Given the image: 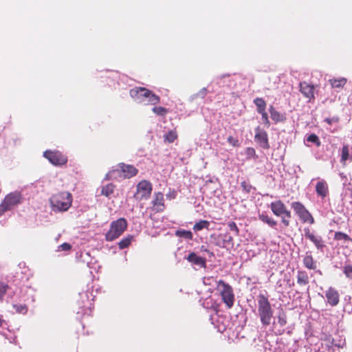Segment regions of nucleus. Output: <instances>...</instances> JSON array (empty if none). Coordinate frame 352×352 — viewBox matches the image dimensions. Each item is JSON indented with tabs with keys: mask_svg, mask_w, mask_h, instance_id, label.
I'll use <instances>...</instances> for the list:
<instances>
[{
	"mask_svg": "<svg viewBox=\"0 0 352 352\" xmlns=\"http://www.w3.org/2000/svg\"><path fill=\"white\" fill-rule=\"evenodd\" d=\"M50 204L55 212L67 211L72 203V196L69 192H63L54 195L50 198Z\"/></svg>",
	"mask_w": 352,
	"mask_h": 352,
	"instance_id": "f257e3e1",
	"label": "nucleus"
},
{
	"mask_svg": "<svg viewBox=\"0 0 352 352\" xmlns=\"http://www.w3.org/2000/svg\"><path fill=\"white\" fill-rule=\"evenodd\" d=\"M258 313L263 325L268 326L273 317V310L267 298L263 294L258 296Z\"/></svg>",
	"mask_w": 352,
	"mask_h": 352,
	"instance_id": "f03ea898",
	"label": "nucleus"
},
{
	"mask_svg": "<svg viewBox=\"0 0 352 352\" xmlns=\"http://www.w3.org/2000/svg\"><path fill=\"white\" fill-rule=\"evenodd\" d=\"M127 222L125 219L120 218L111 223L110 229L105 235L106 240L111 241L118 238L126 229Z\"/></svg>",
	"mask_w": 352,
	"mask_h": 352,
	"instance_id": "7ed1b4c3",
	"label": "nucleus"
},
{
	"mask_svg": "<svg viewBox=\"0 0 352 352\" xmlns=\"http://www.w3.org/2000/svg\"><path fill=\"white\" fill-rule=\"evenodd\" d=\"M217 288L220 292L223 302L228 308H231L234 301V295L232 287L223 280H220L217 282Z\"/></svg>",
	"mask_w": 352,
	"mask_h": 352,
	"instance_id": "20e7f679",
	"label": "nucleus"
},
{
	"mask_svg": "<svg viewBox=\"0 0 352 352\" xmlns=\"http://www.w3.org/2000/svg\"><path fill=\"white\" fill-rule=\"evenodd\" d=\"M270 208L273 213L278 217H281V221L285 226H289L290 223L291 212L287 210L285 204L280 201L272 202Z\"/></svg>",
	"mask_w": 352,
	"mask_h": 352,
	"instance_id": "39448f33",
	"label": "nucleus"
},
{
	"mask_svg": "<svg viewBox=\"0 0 352 352\" xmlns=\"http://www.w3.org/2000/svg\"><path fill=\"white\" fill-rule=\"evenodd\" d=\"M43 156L54 166H63L67 162V157L57 150H47L43 153Z\"/></svg>",
	"mask_w": 352,
	"mask_h": 352,
	"instance_id": "423d86ee",
	"label": "nucleus"
},
{
	"mask_svg": "<svg viewBox=\"0 0 352 352\" xmlns=\"http://www.w3.org/2000/svg\"><path fill=\"white\" fill-rule=\"evenodd\" d=\"M21 195L17 192H12L8 195L3 201L0 204V216L10 210L14 206L20 203Z\"/></svg>",
	"mask_w": 352,
	"mask_h": 352,
	"instance_id": "0eeeda50",
	"label": "nucleus"
},
{
	"mask_svg": "<svg viewBox=\"0 0 352 352\" xmlns=\"http://www.w3.org/2000/svg\"><path fill=\"white\" fill-rule=\"evenodd\" d=\"M292 208L302 221L305 223L308 222L310 224H313L314 223V219L312 215L300 202L296 201L292 203Z\"/></svg>",
	"mask_w": 352,
	"mask_h": 352,
	"instance_id": "6e6552de",
	"label": "nucleus"
},
{
	"mask_svg": "<svg viewBox=\"0 0 352 352\" xmlns=\"http://www.w3.org/2000/svg\"><path fill=\"white\" fill-rule=\"evenodd\" d=\"M152 191L151 184L146 181L142 180L137 185V191L134 195L136 199H147Z\"/></svg>",
	"mask_w": 352,
	"mask_h": 352,
	"instance_id": "1a4fd4ad",
	"label": "nucleus"
},
{
	"mask_svg": "<svg viewBox=\"0 0 352 352\" xmlns=\"http://www.w3.org/2000/svg\"><path fill=\"white\" fill-rule=\"evenodd\" d=\"M138 173V170L133 165L120 163L109 174H123L124 176H135Z\"/></svg>",
	"mask_w": 352,
	"mask_h": 352,
	"instance_id": "9d476101",
	"label": "nucleus"
},
{
	"mask_svg": "<svg viewBox=\"0 0 352 352\" xmlns=\"http://www.w3.org/2000/svg\"><path fill=\"white\" fill-rule=\"evenodd\" d=\"M300 91L302 96L308 99L309 102L314 100V91L315 87L312 84H309L306 81L300 82L299 83Z\"/></svg>",
	"mask_w": 352,
	"mask_h": 352,
	"instance_id": "9b49d317",
	"label": "nucleus"
},
{
	"mask_svg": "<svg viewBox=\"0 0 352 352\" xmlns=\"http://www.w3.org/2000/svg\"><path fill=\"white\" fill-rule=\"evenodd\" d=\"M255 132V141L263 148L268 149L270 148V144L267 132L265 130L261 129L259 126L256 127Z\"/></svg>",
	"mask_w": 352,
	"mask_h": 352,
	"instance_id": "f8f14e48",
	"label": "nucleus"
},
{
	"mask_svg": "<svg viewBox=\"0 0 352 352\" xmlns=\"http://www.w3.org/2000/svg\"><path fill=\"white\" fill-rule=\"evenodd\" d=\"M304 232L305 237L314 243L318 249H322L324 247V244L321 236L315 235L310 231L309 228H305Z\"/></svg>",
	"mask_w": 352,
	"mask_h": 352,
	"instance_id": "ddd939ff",
	"label": "nucleus"
},
{
	"mask_svg": "<svg viewBox=\"0 0 352 352\" xmlns=\"http://www.w3.org/2000/svg\"><path fill=\"white\" fill-rule=\"evenodd\" d=\"M325 296L330 305L336 306L339 303L340 296L336 289L329 287L325 292Z\"/></svg>",
	"mask_w": 352,
	"mask_h": 352,
	"instance_id": "4468645a",
	"label": "nucleus"
},
{
	"mask_svg": "<svg viewBox=\"0 0 352 352\" xmlns=\"http://www.w3.org/2000/svg\"><path fill=\"white\" fill-rule=\"evenodd\" d=\"M144 90L148 89L145 87H137L131 89L129 91V94L133 99L138 100L139 102H143L144 101V99L146 98H145L146 94H144V93L146 91H144Z\"/></svg>",
	"mask_w": 352,
	"mask_h": 352,
	"instance_id": "2eb2a0df",
	"label": "nucleus"
},
{
	"mask_svg": "<svg viewBox=\"0 0 352 352\" xmlns=\"http://www.w3.org/2000/svg\"><path fill=\"white\" fill-rule=\"evenodd\" d=\"M347 160H352V152H351L349 145L344 144L341 150L340 162L345 164Z\"/></svg>",
	"mask_w": 352,
	"mask_h": 352,
	"instance_id": "dca6fc26",
	"label": "nucleus"
},
{
	"mask_svg": "<svg viewBox=\"0 0 352 352\" xmlns=\"http://www.w3.org/2000/svg\"><path fill=\"white\" fill-rule=\"evenodd\" d=\"M164 195L161 192L155 193L153 200V205L157 211H162L164 209Z\"/></svg>",
	"mask_w": 352,
	"mask_h": 352,
	"instance_id": "f3484780",
	"label": "nucleus"
},
{
	"mask_svg": "<svg viewBox=\"0 0 352 352\" xmlns=\"http://www.w3.org/2000/svg\"><path fill=\"white\" fill-rule=\"evenodd\" d=\"M186 259L193 263V264H195V265H199V266H201V267H204L206 265V260L205 258L201 257V256H197L195 253L194 252H192L190 253L188 257L186 258Z\"/></svg>",
	"mask_w": 352,
	"mask_h": 352,
	"instance_id": "a211bd4d",
	"label": "nucleus"
},
{
	"mask_svg": "<svg viewBox=\"0 0 352 352\" xmlns=\"http://www.w3.org/2000/svg\"><path fill=\"white\" fill-rule=\"evenodd\" d=\"M316 190L319 196H321L322 197H326L329 192L327 182L323 180L319 182L316 184Z\"/></svg>",
	"mask_w": 352,
	"mask_h": 352,
	"instance_id": "6ab92c4d",
	"label": "nucleus"
},
{
	"mask_svg": "<svg viewBox=\"0 0 352 352\" xmlns=\"http://www.w3.org/2000/svg\"><path fill=\"white\" fill-rule=\"evenodd\" d=\"M144 91H146L144 93L145 98L148 99V102L153 105H156L160 102V98L155 94L151 90H144Z\"/></svg>",
	"mask_w": 352,
	"mask_h": 352,
	"instance_id": "aec40b11",
	"label": "nucleus"
},
{
	"mask_svg": "<svg viewBox=\"0 0 352 352\" xmlns=\"http://www.w3.org/2000/svg\"><path fill=\"white\" fill-rule=\"evenodd\" d=\"M332 88H342L346 83L347 80L345 78H331L329 80Z\"/></svg>",
	"mask_w": 352,
	"mask_h": 352,
	"instance_id": "412c9836",
	"label": "nucleus"
},
{
	"mask_svg": "<svg viewBox=\"0 0 352 352\" xmlns=\"http://www.w3.org/2000/svg\"><path fill=\"white\" fill-rule=\"evenodd\" d=\"M269 110L271 118L275 122H283L285 120V117L280 113L277 111L272 106H270Z\"/></svg>",
	"mask_w": 352,
	"mask_h": 352,
	"instance_id": "4be33fe9",
	"label": "nucleus"
},
{
	"mask_svg": "<svg viewBox=\"0 0 352 352\" xmlns=\"http://www.w3.org/2000/svg\"><path fill=\"white\" fill-rule=\"evenodd\" d=\"M297 283L301 285H305L309 283V276L306 272L298 271L297 275Z\"/></svg>",
	"mask_w": 352,
	"mask_h": 352,
	"instance_id": "5701e85b",
	"label": "nucleus"
},
{
	"mask_svg": "<svg viewBox=\"0 0 352 352\" xmlns=\"http://www.w3.org/2000/svg\"><path fill=\"white\" fill-rule=\"evenodd\" d=\"M254 103L256 106L258 113L265 111L267 104L262 98H256L254 100Z\"/></svg>",
	"mask_w": 352,
	"mask_h": 352,
	"instance_id": "b1692460",
	"label": "nucleus"
},
{
	"mask_svg": "<svg viewBox=\"0 0 352 352\" xmlns=\"http://www.w3.org/2000/svg\"><path fill=\"white\" fill-rule=\"evenodd\" d=\"M210 226V222L206 220H201L199 222L196 223L193 226V230L195 232L200 231L203 229H208Z\"/></svg>",
	"mask_w": 352,
	"mask_h": 352,
	"instance_id": "393cba45",
	"label": "nucleus"
},
{
	"mask_svg": "<svg viewBox=\"0 0 352 352\" xmlns=\"http://www.w3.org/2000/svg\"><path fill=\"white\" fill-rule=\"evenodd\" d=\"M305 266L310 270L316 268L313 257L311 255H306L303 259Z\"/></svg>",
	"mask_w": 352,
	"mask_h": 352,
	"instance_id": "a878e982",
	"label": "nucleus"
},
{
	"mask_svg": "<svg viewBox=\"0 0 352 352\" xmlns=\"http://www.w3.org/2000/svg\"><path fill=\"white\" fill-rule=\"evenodd\" d=\"M114 191V186L111 184H109L104 186H102L101 190V194L106 197H109Z\"/></svg>",
	"mask_w": 352,
	"mask_h": 352,
	"instance_id": "bb28decb",
	"label": "nucleus"
},
{
	"mask_svg": "<svg viewBox=\"0 0 352 352\" xmlns=\"http://www.w3.org/2000/svg\"><path fill=\"white\" fill-rule=\"evenodd\" d=\"M259 219L264 223L268 224L271 227H274L276 225V221L267 214H261L259 215Z\"/></svg>",
	"mask_w": 352,
	"mask_h": 352,
	"instance_id": "cd10ccee",
	"label": "nucleus"
},
{
	"mask_svg": "<svg viewBox=\"0 0 352 352\" xmlns=\"http://www.w3.org/2000/svg\"><path fill=\"white\" fill-rule=\"evenodd\" d=\"M152 111L156 115L161 116H165L168 113V110L163 107H154Z\"/></svg>",
	"mask_w": 352,
	"mask_h": 352,
	"instance_id": "c85d7f7f",
	"label": "nucleus"
},
{
	"mask_svg": "<svg viewBox=\"0 0 352 352\" xmlns=\"http://www.w3.org/2000/svg\"><path fill=\"white\" fill-rule=\"evenodd\" d=\"M177 138L176 131L170 130L164 136V140L169 143L173 142Z\"/></svg>",
	"mask_w": 352,
	"mask_h": 352,
	"instance_id": "c756f323",
	"label": "nucleus"
},
{
	"mask_svg": "<svg viewBox=\"0 0 352 352\" xmlns=\"http://www.w3.org/2000/svg\"><path fill=\"white\" fill-rule=\"evenodd\" d=\"M335 239L338 241L344 240L345 241H352V239L350 238L349 235L341 232H336Z\"/></svg>",
	"mask_w": 352,
	"mask_h": 352,
	"instance_id": "7c9ffc66",
	"label": "nucleus"
},
{
	"mask_svg": "<svg viewBox=\"0 0 352 352\" xmlns=\"http://www.w3.org/2000/svg\"><path fill=\"white\" fill-rule=\"evenodd\" d=\"M175 234L179 237H183V238L188 239H192V234L190 231L177 230Z\"/></svg>",
	"mask_w": 352,
	"mask_h": 352,
	"instance_id": "2f4dec72",
	"label": "nucleus"
},
{
	"mask_svg": "<svg viewBox=\"0 0 352 352\" xmlns=\"http://www.w3.org/2000/svg\"><path fill=\"white\" fill-rule=\"evenodd\" d=\"M307 140L309 142L314 143L317 146H320L321 145L319 138L314 133L309 135L307 138Z\"/></svg>",
	"mask_w": 352,
	"mask_h": 352,
	"instance_id": "473e14b6",
	"label": "nucleus"
},
{
	"mask_svg": "<svg viewBox=\"0 0 352 352\" xmlns=\"http://www.w3.org/2000/svg\"><path fill=\"white\" fill-rule=\"evenodd\" d=\"M245 155L247 156V159L248 160L251 158H257L255 149L252 147H248L246 148Z\"/></svg>",
	"mask_w": 352,
	"mask_h": 352,
	"instance_id": "72a5a7b5",
	"label": "nucleus"
},
{
	"mask_svg": "<svg viewBox=\"0 0 352 352\" xmlns=\"http://www.w3.org/2000/svg\"><path fill=\"white\" fill-rule=\"evenodd\" d=\"M343 272L348 278L352 280V265H345L343 268Z\"/></svg>",
	"mask_w": 352,
	"mask_h": 352,
	"instance_id": "f704fd0d",
	"label": "nucleus"
},
{
	"mask_svg": "<svg viewBox=\"0 0 352 352\" xmlns=\"http://www.w3.org/2000/svg\"><path fill=\"white\" fill-rule=\"evenodd\" d=\"M130 243H131V239L125 238L119 242L118 245L120 249H124V248H127Z\"/></svg>",
	"mask_w": 352,
	"mask_h": 352,
	"instance_id": "c9c22d12",
	"label": "nucleus"
},
{
	"mask_svg": "<svg viewBox=\"0 0 352 352\" xmlns=\"http://www.w3.org/2000/svg\"><path fill=\"white\" fill-rule=\"evenodd\" d=\"M8 286L3 282H0V300L2 299L3 296L7 292Z\"/></svg>",
	"mask_w": 352,
	"mask_h": 352,
	"instance_id": "e433bc0d",
	"label": "nucleus"
},
{
	"mask_svg": "<svg viewBox=\"0 0 352 352\" xmlns=\"http://www.w3.org/2000/svg\"><path fill=\"white\" fill-rule=\"evenodd\" d=\"M278 322L282 327L285 326L287 323L286 315L285 313H280L278 316Z\"/></svg>",
	"mask_w": 352,
	"mask_h": 352,
	"instance_id": "4c0bfd02",
	"label": "nucleus"
},
{
	"mask_svg": "<svg viewBox=\"0 0 352 352\" xmlns=\"http://www.w3.org/2000/svg\"><path fill=\"white\" fill-rule=\"evenodd\" d=\"M228 142L234 147H239L240 146L239 140L232 136L228 138Z\"/></svg>",
	"mask_w": 352,
	"mask_h": 352,
	"instance_id": "58836bf2",
	"label": "nucleus"
},
{
	"mask_svg": "<svg viewBox=\"0 0 352 352\" xmlns=\"http://www.w3.org/2000/svg\"><path fill=\"white\" fill-rule=\"evenodd\" d=\"M259 113L261 115L262 120L263 121V122L265 124V126L267 127H269L270 125V120H269V118H268V116H267V113L266 111L261 112Z\"/></svg>",
	"mask_w": 352,
	"mask_h": 352,
	"instance_id": "ea45409f",
	"label": "nucleus"
},
{
	"mask_svg": "<svg viewBox=\"0 0 352 352\" xmlns=\"http://www.w3.org/2000/svg\"><path fill=\"white\" fill-rule=\"evenodd\" d=\"M72 248V245L69 243H64L58 247L57 251H69Z\"/></svg>",
	"mask_w": 352,
	"mask_h": 352,
	"instance_id": "a19ab883",
	"label": "nucleus"
},
{
	"mask_svg": "<svg viewBox=\"0 0 352 352\" xmlns=\"http://www.w3.org/2000/svg\"><path fill=\"white\" fill-rule=\"evenodd\" d=\"M228 227H229V229H230V231L234 232L236 235L238 234L239 230H238V228L236 226V224L234 222H233V221L229 222L228 223Z\"/></svg>",
	"mask_w": 352,
	"mask_h": 352,
	"instance_id": "79ce46f5",
	"label": "nucleus"
},
{
	"mask_svg": "<svg viewBox=\"0 0 352 352\" xmlns=\"http://www.w3.org/2000/svg\"><path fill=\"white\" fill-rule=\"evenodd\" d=\"M207 92L208 91L206 88H202L197 94H196L195 96L197 98H204L207 94Z\"/></svg>",
	"mask_w": 352,
	"mask_h": 352,
	"instance_id": "37998d69",
	"label": "nucleus"
},
{
	"mask_svg": "<svg viewBox=\"0 0 352 352\" xmlns=\"http://www.w3.org/2000/svg\"><path fill=\"white\" fill-rule=\"evenodd\" d=\"M241 186L243 187V190L247 192H250L252 189V186L249 184H247L245 182H243L241 183Z\"/></svg>",
	"mask_w": 352,
	"mask_h": 352,
	"instance_id": "c03bdc74",
	"label": "nucleus"
},
{
	"mask_svg": "<svg viewBox=\"0 0 352 352\" xmlns=\"http://www.w3.org/2000/svg\"><path fill=\"white\" fill-rule=\"evenodd\" d=\"M14 307L16 309V310L19 312H23V311H26L25 307L22 306V305H21V306L14 305Z\"/></svg>",
	"mask_w": 352,
	"mask_h": 352,
	"instance_id": "a18cd8bd",
	"label": "nucleus"
},
{
	"mask_svg": "<svg viewBox=\"0 0 352 352\" xmlns=\"http://www.w3.org/2000/svg\"><path fill=\"white\" fill-rule=\"evenodd\" d=\"M175 196V192H173V194L167 195V197L169 198H174Z\"/></svg>",
	"mask_w": 352,
	"mask_h": 352,
	"instance_id": "49530a36",
	"label": "nucleus"
},
{
	"mask_svg": "<svg viewBox=\"0 0 352 352\" xmlns=\"http://www.w3.org/2000/svg\"><path fill=\"white\" fill-rule=\"evenodd\" d=\"M210 279H211V278H204V283L205 284H207V282H206V281H207V280H210Z\"/></svg>",
	"mask_w": 352,
	"mask_h": 352,
	"instance_id": "de8ad7c7",
	"label": "nucleus"
},
{
	"mask_svg": "<svg viewBox=\"0 0 352 352\" xmlns=\"http://www.w3.org/2000/svg\"><path fill=\"white\" fill-rule=\"evenodd\" d=\"M3 320L0 318V326L3 325Z\"/></svg>",
	"mask_w": 352,
	"mask_h": 352,
	"instance_id": "09e8293b",
	"label": "nucleus"
},
{
	"mask_svg": "<svg viewBox=\"0 0 352 352\" xmlns=\"http://www.w3.org/2000/svg\"><path fill=\"white\" fill-rule=\"evenodd\" d=\"M232 237L229 236L228 241H232Z\"/></svg>",
	"mask_w": 352,
	"mask_h": 352,
	"instance_id": "8fccbe9b",
	"label": "nucleus"
},
{
	"mask_svg": "<svg viewBox=\"0 0 352 352\" xmlns=\"http://www.w3.org/2000/svg\"><path fill=\"white\" fill-rule=\"evenodd\" d=\"M327 122L328 123H330V120H329L328 119H327Z\"/></svg>",
	"mask_w": 352,
	"mask_h": 352,
	"instance_id": "3c124183",
	"label": "nucleus"
}]
</instances>
